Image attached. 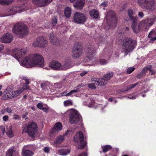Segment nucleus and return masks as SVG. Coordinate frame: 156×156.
<instances>
[{"instance_id": "nucleus-1", "label": "nucleus", "mask_w": 156, "mask_h": 156, "mask_svg": "<svg viewBox=\"0 0 156 156\" xmlns=\"http://www.w3.org/2000/svg\"><path fill=\"white\" fill-rule=\"evenodd\" d=\"M21 64L23 66L27 68L37 66H42L44 65V59L43 57L38 54H35L27 56L21 61Z\"/></svg>"}, {"instance_id": "nucleus-2", "label": "nucleus", "mask_w": 156, "mask_h": 156, "mask_svg": "<svg viewBox=\"0 0 156 156\" xmlns=\"http://www.w3.org/2000/svg\"><path fill=\"white\" fill-rule=\"evenodd\" d=\"M12 30L14 33L21 38L27 35L29 32L27 27L21 23L15 24L13 27Z\"/></svg>"}, {"instance_id": "nucleus-3", "label": "nucleus", "mask_w": 156, "mask_h": 156, "mask_svg": "<svg viewBox=\"0 0 156 156\" xmlns=\"http://www.w3.org/2000/svg\"><path fill=\"white\" fill-rule=\"evenodd\" d=\"M123 42L122 47L126 55L131 52L136 45V41L130 38L125 39Z\"/></svg>"}, {"instance_id": "nucleus-4", "label": "nucleus", "mask_w": 156, "mask_h": 156, "mask_svg": "<svg viewBox=\"0 0 156 156\" xmlns=\"http://www.w3.org/2000/svg\"><path fill=\"white\" fill-rule=\"evenodd\" d=\"M139 5L143 9L153 11L156 9L154 0H138Z\"/></svg>"}, {"instance_id": "nucleus-5", "label": "nucleus", "mask_w": 156, "mask_h": 156, "mask_svg": "<svg viewBox=\"0 0 156 156\" xmlns=\"http://www.w3.org/2000/svg\"><path fill=\"white\" fill-rule=\"evenodd\" d=\"M73 140L79 145V146L78 147V149H82L85 147L86 142L84 140L83 134L81 131L76 133L74 137Z\"/></svg>"}, {"instance_id": "nucleus-6", "label": "nucleus", "mask_w": 156, "mask_h": 156, "mask_svg": "<svg viewBox=\"0 0 156 156\" xmlns=\"http://www.w3.org/2000/svg\"><path fill=\"white\" fill-rule=\"evenodd\" d=\"M69 111L70 122L72 124H77L80 121L81 117L79 112L74 109H70Z\"/></svg>"}, {"instance_id": "nucleus-7", "label": "nucleus", "mask_w": 156, "mask_h": 156, "mask_svg": "<svg viewBox=\"0 0 156 156\" xmlns=\"http://www.w3.org/2000/svg\"><path fill=\"white\" fill-rule=\"evenodd\" d=\"M87 20L86 16L82 13L76 12L73 16V20L76 23L84 24Z\"/></svg>"}, {"instance_id": "nucleus-8", "label": "nucleus", "mask_w": 156, "mask_h": 156, "mask_svg": "<svg viewBox=\"0 0 156 156\" xmlns=\"http://www.w3.org/2000/svg\"><path fill=\"white\" fill-rule=\"evenodd\" d=\"M82 52V46L79 44H76L72 49V56L74 58H77L80 56Z\"/></svg>"}, {"instance_id": "nucleus-9", "label": "nucleus", "mask_w": 156, "mask_h": 156, "mask_svg": "<svg viewBox=\"0 0 156 156\" xmlns=\"http://www.w3.org/2000/svg\"><path fill=\"white\" fill-rule=\"evenodd\" d=\"M46 38L43 36H41L37 38L34 42L32 46L34 47H44L47 43Z\"/></svg>"}, {"instance_id": "nucleus-10", "label": "nucleus", "mask_w": 156, "mask_h": 156, "mask_svg": "<svg viewBox=\"0 0 156 156\" xmlns=\"http://www.w3.org/2000/svg\"><path fill=\"white\" fill-rule=\"evenodd\" d=\"M27 51V50L24 48L18 49L15 48L13 50V56L19 61V59L22 57Z\"/></svg>"}, {"instance_id": "nucleus-11", "label": "nucleus", "mask_w": 156, "mask_h": 156, "mask_svg": "<svg viewBox=\"0 0 156 156\" xmlns=\"http://www.w3.org/2000/svg\"><path fill=\"white\" fill-rule=\"evenodd\" d=\"M49 66L53 69L56 70H62V64L58 61L53 60L49 63Z\"/></svg>"}, {"instance_id": "nucleus-12", "label": "nucleus", "mask_w": 156, "mask_h": 156, "mask_svg": "<svg viewBox=\"0 0 156 156\" xmlns=\"http://www.w3.org/2000/svg\"><path fill=\"white\" fill-rule=\"evenodd\" d=\"M106 18L107 21H111L112 23H115L117 20L115 12L112 10H109L108 12Z\"/></svg>"}, {"instance_id": "nucleus-13", "label": "nucleus", "mask_w": 156, "mask_h": 156, "mask_svg": "<svg viewBox=\"0 0 156 156\" xmlns=\"http://www.w3.org/2000/svg\"><path fill=\"white\" fill-rule=\"evenodd\" d=\"M13 38L12 34L6 33L3 34L1 38L0 41L4 43H9L12 41Z\"/></svg>"}, {"instance_id": "nucleus-14", "label": "nucleus", "mask_w": 156, "mask_h": 156, "mask_svg": "<svg viewBox=\"0 0 156 156\" xmlns=\"http://www.w3.org/2000/svg\"><path fill=\"white\" fill-rule=\"evenodd\" d=\"M71 59L70 58H66L64 63L62 65V70H66L72 67Z\"/></svg>"}, {"instance_id": "nucleus-15", "label": "nucleus", "mask_w": 156, "mask_h": 156, "mask_svg": "<svg viewBox=\"0 0 156 156\" xmlns=\"http://www.w3.org/2000/svg\"><path fill=\"white\" fill-rule=\"evenodd\" d=\"M62 129V124L60 122H57L55 124L54 127L52 128L51 131L50 132V136H51L52 134H56Z\"/></svg>"}, {"instance_id": "nucleus-16", "label": "nucleus", "mask_w": 156, "mask_h": 156, "mask_svg": "<svg viewBox=\"0 0 156 156\" xmlns=\"http://www.w3.org/2000/svg\"><path fill=\"white\" fill-rule=\"evenodd\" d=\"M52 0H32L33 4L40 7H43L47 3L51 2Z\"/></svg>"}, {"instance_id": "nucleus-17", "label": "nucleus", "mask_w": 156, "mask_h": 156, "mask_svg": "<svg viewBox=\"0 0 156 156\" xmlns=\"http://www.w3.org/2000/svg\"><path fill=\"white\" fill-rule=\"evenodd\" d=\"M132 27L134 32L135 33H138L141 30V27L140 25V23H137V19L135 21H132Z\"/></svg>"}, {"instance_id": "nucleus-18", "label": "nucleus", "mask_w": 156, "mask_h": 156, "mask_svg": "<svg viewBox=\"0 0 156 156\" xmlns=\"http://www.w3.org/2000/svg\"><path fill=\"white\" fill-rule=\"evenodd\" d=\"M87 57L90 59H92L95 55V50L93 46H90L87 48Z\"/></svg>"}, {"instance_id": "nucleus-19", "label": "nucleus", "mask_w": 156, "mask_h": 156, "mask_svg": "<svg viewBox=\"0 0 156 156\" xmlns=\"http://www.w3.org/2000/svg\"><path fill=\"white\" fill-rule=\"evenodd\" d=\"M49 39L51 43L53 44L59 45L60 44L59 41L55 37V34L52 33L49 35Z\"/></svg>"}, {"instance_id": "nucleus-20", "label": "nucleus", "mask_w": 156, "mask_h": 156, "mask_svg": "<svg viewBox=\"0 0 156 156\" xmlns=\"http://www.w3.org/2000/svg\"><path fill=\"white\" fill-rule=\"evenodd\" d=\"M30 128L31 129H29V126H26L24 128L23 130L22 133L24 132L27 133L29 136L33 138L34 137L35 133L37 131H34L33 129H32L31 128Z\"/></svg>"}, {"instance_id": "nucleus-21", "label": "nucleus", "mask_w": 156, "mask_h": 156, "mask_svg": "<svg viewBox=\"0 0 156 156\" xmlns=\"http://www.w3.org/2000/svg\"><path fill=\"white\" fill-rule=\"evenodd\" d=\"M85 3V0H77L73 5L76 9L80 10L83 7Z\"/></svg>"}, {"instance_id": "nucleus-22", "label": "nucleus", "mask_w": 156, "mask_h": 156, "mask_svg": "<svg viewBox=\"0 0 156 156\" xmlns=\"http://www.w3.org/2000/svg\"><path fill=\"white\" fill-rule=\"evenodd\" d=\"M128 16H129V18L127 20V21H133L134 22L137 19V17L136 16H133L132 15L133 14V11L131 9H129L128 11Z\"/></svg>"}, {"instance_id": "nucleus-23", "label": "nucleus", "mask_w": 156, "mask_h": 156, "mask_svg": "<svg viewBox=\"0 0 156 156\" xmlns=\"http://www.w3.org/2000/svg\"><path fill=\"white\" fill-rule=\"evenodd\" d=\"M90 16L95 19H97L98 17V12L95 9L91 10L89 12Z\"/></svg>"}, {"instance_id": "nucleus-24", "label": "nucleus", "mask_w": 156, "mask_h": 156, "mask_svg": "<svg viewBox=\"0 0 156 156\" xmlns=\"http://www.w3.org/2000/svg\"><path fill=\"white\" fill-rule=\"evenodd\" d=\"M155 34L153 31H151L148 35V37L151 38L149 40V42L153 43L154 41L156 40V37L153 36Z\"/></svg>"}, {"instance_id": "nucleus-25", "label": "nucleus", "mask_w": 156, "mask_h": 156, "mask_svg": "<svg viewBox=\"0 0 156 156\" xmlns=\"http://www.w3.org/2000/svg\"><path fill=\"white\" fill-rule=\"evenodd\" d=\"M23 89L21 90L20 89L16 91H12L9 93V94L13 97H16L19 95L23 91Z\"/></svg>"}, {"instance_id": "nucleus-26", "label": "nucleus", "mask_w": 156, "mask_h": 156, "mask_svg": "<svg viewBox=\"0 0 156 156\" xmlns=\"http://www.w3.org/2000/svg\"><path fill=\"white\" fill-rule=\"evenodd\" d=\"M96 85L101 86H104L106 84L107 81H106L103 77L101 79H98L97 80Z\"/></svg>"}, {"instance_id": "nucleus-27", "label": "nucleus", "mask_w": 156, "mask_h": 156, "mask_svg": "<svg viewBox=\"0 0 156 156\" xmlns=\"http://www.w3.org/2000/svg\"><path fill=\"white\" fill-rule=\"evenodd\" d=\"M22 152L23 154V156H32L34 154L33 152L28 150L23 149L22 150Z\"/></svg>"}, {"instance_id": "nucleus-28", "label": "nucleus", "mask_w": 156, "mask_h": 156, "mask_svg": "<svg viewBox=\"0 0 156 156\" xmlns=\"http://www.w3.org/2000/svg\"><path fill=\"white\" fill-rule=\"evenodd\" d=\"M29 126V128L31 129H33L34 131H37V125L36 123L34 122H29V124L27 126Z\"/></svg>"}, {"instance_id": "nucleus-29", "label": "nucleus", "mask_w": 156, "mask_h": 156, "mask_svg": "<svg viewBox=\"0 0 156 156\" xmlns=\"http://www.w3.org/2000/svg\"><path fill=\"white\" fill-rule=\"evenodd\" d=\"M29 126V128L31 129H33L34 131H37V125L36 123L34 122H29V124L27 126Z\"/></svg>"}, {"instance_id": "nucleus-30", "label": "nucleus", "mask_w": 156, "mask_h": 156, "mask_svg": "<svg viewBox=\"0 0 156 156\" xmlns=\"http://www.w3.org/2000/svg\"><path fill=\"white\" fill-rule=\"evenodd\" d=\"M70 150L69 149H61L58 150V153L61 155H65L69 153Z\"/></svg>"}, {"instance_id": "nucleus-31", "label": "nucleus", "mask_w": 156, "mask_h": 156, "mask_svg": "<svg viewBox=\"0 0 156 156\" xmlns=\"http://www.w3.org/2000/svg\"><path fill=\"white\" fill-rule=\"evenodd\" d=\"M140 25H141V28H143L145 29H148L150 26L149 24H148L147 22L145 20H144L140 23Z\"/></svg>"}, {"instance_id": "nucleus-32", "label": "nucleus", "mask_w": 156, "mask_h": 156, "mask_svg": "<svg viewBox=\"0 0 156 156\" xmlns=\"http://www.w3.org/2000/svg\"><path fill=\"white\" fill-rule=\"evenodd\" d=\"M113 73L111 72L107 73L106 74H105L103 77V78L107 81L108 80L110 79L113 76Z\"/></svg>"}, {"instance_id": "nucleus-33", "label": "nucleus", "mask_w": 156, "mask_h": 156, "mask_svg": "<svg viewBox=\"0 0 156 156\" xmlns=\"http://www.w3.org/2000/svg\"><path fill=\"white\" fill-rule=\"evenodd\" d=\"M65 140L64 136L62 135L59 136L57 138L56 140L54 142V143L57 144H60L62 142Z\"/></svg>"}, {"instance_id": "nucleus-34", "label": "nucleus", "mask_w": 156, "mask_h": 156, "mask_svg": "<svg viewBox=\"0 0 156 156\" xmlns=\"http://www.w3.org/2000/svg\"><path fill=\"white\" fill-rule=\"evenodd\" d=\"M71 13V9L69 7H66L64 11V14L65 16L68 18L70 16Z\"/></svg>"}, {"instance_id": "nucleus-35", "label": "nucleus", "mask_w": 156, "mask_h": 156, "mask_svg": "<svg viewBox=\"0 0 156 156\" xmlns=\"http://www.w3.org/2000/svg\"><path fill=\"white\" fill-rule=\"evenodd\" d=\"M156 19V17H154V18H147V19L145 20L147 22L148 24H149V26L150 27L153 24L155 20V19Z\"/></svg>"}, {"instance_id": "nucleus-36", "label": "nucleus", "mask_w": 156, "mask_h": 156, "mask_svg": "<svg viewBox=\"0 0 156 156\" xmlns=\"http://www.w3.org/2000/svg\"><path fill=\"white\" fill-rule=\"evenodd\" d=\"M20 8L19 7L15 6L12 8L10 9L9 12H20Z\"/></svg>"}, {"instance_id": "nucleus-37", "label": "nucleus", "mask_w": 156, "mask_h": 156, "mask_svg": "<svg viewBox=\"0 0 156 156\" xmlns=\"http://www.w3.org/2000/svg\"><path fill=\"white\" fill-rule=\"evenodd\" d=\"M9 130L7 132V135L10 137H12L13 136V134L12 133V126H9Z\"/></svg>"}, {"instance_id": "nucleus-38", "label": "nucleus", "mask_w": 156, "mask_h": 156, "mask_svg": "<svg viewBox=\"0 0 156 156\" xmlns=\"http://www.w3.org/2000/svg\"><path fill=\"white\" fill-rule=\"evenodd\" d=\"M15 151V150L13 149H10L8 150L6 152V156H12V153Z\"/></svg>"}, {"instance_id": "nucleus-39", "label": "nucleus", "mask_w": 156, "mask_h": 156, "mask_svg": "<svg viewBox=\"0 0 156 156\" xmlns=\"http://www.w3.org/2000/svg\"><path fill=\"white\" fill-rule=\"evenodd\" d=\"M12 2L9 0H0V3L2 4H9Z\"/></svg>"}, {"instance_id": "nucleus-40", "label": "nucleus", "mask_w": 156, "mask_h": 156, "mask_svg": "<svg viewBox=\"0 0 156 156\" xmlns=\"http://www.w3.org/2000/svg\"><path fill=\"white\" fill-rule=\"evenodd\" d=\"M57 23V18L56 16H54L52 19L51 21V25L53 26H54L56 25Z\"/></svg>"}, {"instance_id": "nucleus-41", "label": "nucleus", "mask_w": 156, "mask_h": 156, "mask_svg": "<svg viewBox=\"0 0 156 156\" xmlns=\"http://www.w3.org/2000/svg\"><path fill=\"white\" fill-rule=\"evenodd\" d=\"M111 148V146L110 145H106L103 147V151L104 152H105Z\"/></svg>"}, {"instance_id": "nucleus-42", "label": "nucleus", "mask_w": 156, "mask_h": 156, "mask_svg": "<svg viewBox=\"0 0 156 156\" xmlns=\"http://www.w3.org/2000/svg\"><path fill=\"white\" fill-rule=\"evenodd\" d=\"M64 104L65 106H67L72 105L73 103L72 101L70 100H68L64 101Z\"/></svg>"}, {"instance_id": "nucleus-43", "label": "nucleus", "mask_w": 156, "mask_h": 156, "mask_svg": "<svg viewBox=\"0 0 156 156\" xmlns=\"http://www.w3.org/2000/svg\"><path fill=\"white\" fill-rule=\"evenodd\" d=\"M79 90H71L67 94L65 95V96H70L72 94H74L75 93H76Z\"/></svg>"}, {"instance_id": "nucleus-44", "label": "nucleus", "mask_w": 156, "mask_h": 156, "mask_svg": "<svg viewBox=\"0 0 156 156\" xmlns=\"http://www.w3.org/2000/svg\"><path fill=\"white\" fill-rule=\"evenodd\" d=\"M135 69L134 67H131L129 68L127 70L126 72L127 73L129 74L131 73Z\"/></svg>"}, {"instance_id": "nucleus-45", "label": "nucleus", "mask_w": 156, "mask_h": 156, "mask_svg": "<svg viewBox=\"0 0 156 156\" xmlns=\"http://www.w3.org/2000/svg\"><path fill=\"white\" fill-rule=\"evenodd\" d=\"M139 83V82H138L136 83L130 85H129L128 86V89L130 90L131 89H132V88L135 87V86H136V85H137Z\"/></svg>"}, {"instance_id": "nucleus-46", "label": "nucleus", "mask_w": 156, "mask_h": 156, "mask_svg": "<svg viewBox=\"0 0 156 156\" xmlns=\"http://www.w3.org/2000/svg\"><path fill=\"white\" fill-rule=\"evenodd\" d=\"M88 86L89 88L92 89H95L96 88V87L95 86L94 84L92 83L88 84Z\"/></svg>"}, {"instance_id": "nucleus-47", "label": "nucleus", "mask_w": 156, "mask_h": 156, "mask_svg": "<svg viewBox=\"0 0 156 156\" xmlns=\"http://www.w3.org/2000/svg\"><path fill=\"white\" fill-rule=\"evenodd\" d=\"M146 70H149L150 71H152L151 69H149V68H148L147 67L146 68H144L143 69L141 72H140L142 74H143V75H144L145 74V71Z\"/></svg>"}, {"instance_id": "nucleus-48", "label": "nucleus", "mask_w": 156, "mask_h": 156, "mask_svg": "<svg viewBox=\"0 0 156 156\" xmlns=\"http://www.w3.org/2000/svg\"><path fill=\"white\" fill-rule=\"evenodd\" d=\"M100 62L102 65L106 64L107 63V61L105 59H101L100 60Z\"/></svg>"}, {"instance_id": "nucleus-49", "label": "nucleus", "mask_w": 156, "mask_h": 156, "mask_svg": "<svg viewBox=\"0 0 156 156\" xmlns=\"http://www.w3.org/2000/svg\"><path fill=\"white\" fill-rule=\"evenodd\" d=\"M13 119L15 120H19L20 119V117L16 114H14L13 115Z\"/></svg>"}, {"instance_id": "nucleus-50", "label": "nucleus", "mask_w": 156, "mask_h": 156, "mask_svg": "<svg viewBox=\"0 0 156 156\" xmlns=\"http://www.w3.org/2000/svg\"><path fill=\"white\" fill-rule=\"evenodd\" d=\"M37 108L40 109H41L43 107V105L42 103H38L37 105Z\"/></svg>"}, {"instance_id": "nucleus-51", "label": "nucleus", "mask_w": 156, "mask_h": 156, "mask_svg": "<svg viewBox=\"0 0 156 156\" xmlns=\"http://www.w3.org/2000/svg\"><path fill=\"white\" fill-rule=\"evenodd\" d=\"M23 80H25L26 81L25 84L27 85H28L30 83L29 79H27L26 77H23L22 78Z\"/></svg>"}, {"instance_id": "nucleus-52", "label": "nucleus", "mask_w": 156, "mask_h": 156, "mask_svg": "<svg viewBox=\"0 0 156 156\" xmlns=\"http://www.w3.org/2000/svg\"><path fill=\"white\" fill-rule=\"evenodd\" d=\"M98 80V79H96L94 78H92L91 79V81L92 82V83L96 84V83H97Z\"/></svg>"}, {"instance_id": "nucleus-53", "label": "nucleus", "mask_w": 156, "mask_h": 156, "mask_svg": "<svg viewBox=\"0 0 156 156\" xmlns=\"http://www.w3.org/2000/svg\"><path fill=\"white\" fill-rule=\"evenodd\" d=\"M21 90H23V91L26 89H30V87L28 86V85H24L22 88L21 89Z\"/></svg>"}, {"instance_id": "nucleus-54", "label": "nucleus", "mask_w": 156, "mask_h": 156, "mask_svg": "<svg viewBox=\"0 0 156 156\" xmlns=\"http://www.w3.org/2000/svg\"><path fill=\"white\" fill-rule=\"evenodd\" d=\"M3 119L5 121H7L9 119V116L8 115H5L3 117Z\"/></svg>"}, {"instance_id": "nucleus-55", "label": "nucleus", "mask_w": 156, "mask_h": 156, "mask_svg": "<svg viewBox=\"0 0 156 156\" xmlns=\"http://www.w3.org/2000/svg\"><path fill=\"white\" fill-rule=\"evenodd\" d=\"M44 151L45 152L48 153L49 151V148L48 147H46L44 148Z\"/></svg>"}, {"instance_id": "nucleus-56", "label": "nucleus", "mask_w": 156, "mask_h": 156, "mask_svg": "<svg viewBox=\"0 0 156 156\" xmlns=\"http://www.w3.org/2000/svg\"><path fill=\"white\" fill-rule=\"evenodd\" d=\"M144 76V75H143V74L140 73L137 75L136 77L139 79H140Z\"/></svg>"}, {"instance_id": "nucleus-57", "label": "nucleus", "mask_w": 156, "mask_h": 156, "mask_svg": "<svg viewBox=\"0 0 156 156\" xmlns=\"http://www.w3.org/2000/svg\"><path fill=\"white\" fill-rule=\"evenodd\" d=\"M46 84L45 83H42L41 85V87L42 88L44 89L46 87Z\"/></svg>"}, {"instance_id": "nucleus-58", "label": "nucleus", "mask_w": 156, "mask_h": 156, "mask_svg": "<svg viewBox=\"0 0 156 156\" xmlns=\"http://www.w3.org/2000/svg\"><path fill=\"white\" fill-rule=\"evenodd\" d=\"M87 71H83L80 74V75L81 76H83L85 75L87 73Z\"/></svg>"}, {"instance_id": "nucleus-59", "label": "nucleus", "mask_w": 156, "mask_h": 156, "mask_svg": "<svg viewBox=\"0 0 156 156\" xmlns=\"http://www.w3.org/2000/svg\"><path fill=\"white\" fill-rule=\"evenodd\" d=\"M6 111L8 112V113H12V110H11V108H9V107H8L7 108H6Z\"/></svg>"}, {"instance_id": "nucleus-60", "label": "nucleus", "mask_w": 156, "mask_h": 156, "mask_svg": "<svg viewBox=\"0 0 156 156\" xmlns=\"http://www.w3.org/2000/svg\"><path fill=\"white\" fill-rule=\"evenodd\" d=\"M6 90L8 92H11V90H12V88H11L10 87H8L6 89Z\"/></svg>"}, {"instance_id": "nucleus-61", "label": "nucleus", "mask_w": 156, "mask_h": 156, "mask_svg": "<svg viewBox=\"0 0 156 156\" xmlns=\"http://www.w3.org/2000/svg\"><path fill=\"white\" fill-rule=\"evenodd\" d=\"M138 15L140 17L142 18L144 16V13L142 12H140L138 13Z\"/></svg>"}, {"instance_id": "nucleus-62", "label": "nucleus", "mask_w": 156, "mask_h": 156, "mask_svg": "<svg viewBox=\"0 0 156 156\" xmlns=\"http://www.w3.org/2000/svg\"><path fill=\"white\" fill-rule=\"evenodd\" d=\"M101 5L104 6V7H105L107 5V3L106 2H103L101 4Z\"/></svg>"}, {"instance_id": "nucleus-63", "label": "nucleus", "mask_w": 156, "mask_h": 156, "mask_svg": "<svg viewBox=\"0 0 156 156\" xmlns=\"http://www.w3.org/2000/svg\"><path fill=\"white\" fill-rule=\"evenodd\" d=\"M41 110H43L44 112H46L48 110V109L45 107H43Z\"/></svg>"}, {"instance_id": "nucleus-64", "label": "nucleus", "mask_w": 156, "mask_h": 156, "mask_svg": "<svg viewBox=\"0 0 156 156\" xmlns=\"http://www.w3.org/2000/svg\"><path fill=\"white\" fill-rule=\"evenodd\" d=\"M78 156H87L86 153H83L81 154H79Z\"/></svg>"}]
</instances>
